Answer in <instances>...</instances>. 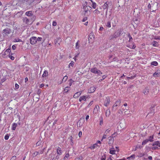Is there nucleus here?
<instances>
[{
	"label": "nucleus",
	"mask_w": 160,
	"mask_h": 160,
	"mask_svg": "<svg viewBox=\"0 0 160 160\" xmlns=\"http://www.w3.org/2000/svg\"><path fill=\"white\" fill-rule=\"evenodd\" d=\"M121 34L120 31H117L115 32L113 34H111L108 38L110 40H114L115 39L118 37Z\"/></svg>",
	"instance_id": "nucleus-1"
},
{
	"label": "nucleus",
	"mask_w": 160,
	"mask_h": 160,
	"mask_svg": "<svg viewBox=\"0 0 160 160\" xmlns=\"http://www.w3.org/2000/svg\"><path fill=\"white\" fill-rule=\"evenodd\" d=\"M158 4L156 2H154V3H151V4L149 3L148 5V8L152 10V12H155V11L158 9Z\"/></svg>",
	"instance_id": "nucleus-2"
},
{
	"label": "nucleus",
	"mask_w": 160,
	"mask_h": 160,
	"mask_svg": "<svg viewBox=\"0 0 160 160\" xmlns=\"http://www.w3.org/2000/svg\"><path fill=\"white\" fill-rule=\"evenodd\" d=\"M25 15L28 16L30 17L31 21L33 22L36 19V16L33 14L32 11H30L26 12Z\"/></svg>",
	"instance_id": "nucleus-3"
},
{
	"label": "nucleus",
	"mask_w": 160,
	"mask_h": 160,
	"mask_svg": "<svg viewBox=\"0 0 160 160\" xmlns=\"http://www.w3.org/2000/svg\"><path fill=\"white\" fill-rule=\"evenodd\" d=\"M90 71L91 72L95 74H97L99 75H101L102 74V72L100 70L98 69L95 68H92Z\"/></svg>",
	"instance_id": "nucleus-4"
},
{
	"label": "nucleus",
	"mask_w": 160,
	"mask_h": 160,
	"mask_svg": "<svg viewBox=\"0 0 160 160\" xmlns=\"http://www.w3.org/2000/svg\"><path fill=\"white\" fill-rule=\"evenodd\" d=\"M121 103L120 100H118L117 101L115 104L112 106V110L114 111H116L117 109V106L120 105Z\"/></svg>",
	"instance_id": "nucleus-5"
},
{
	"label": "nucleus",
	"mask_w": 160,
	"mask_h": 160,
	"mask_svg": "<svg viewBox=\"0 0 160 160\" xmlns=\"http://www.w3.org/2000/svg\"><path fill=\"white\" fill-rule=\"evenodd\" d=\"M12 32L11 29L9 28H7L3 30V33L5 34L8 35L10 34Z\"/></svg>",
	"instance_id": "nucleus-6"
},
{
	"label": "nucleus",
	"mask_w": 160,
	"mask_h": 160,
	"mask_svg": "<svg viewBox=\"0 0 160 160\" xmlns=\"http://www.w3.org/2000/svg\"><path fill=\"white\" fill-rule=\"evenodd\" d=\"M37 42V37H32L30 39V42L32 44H34Z\"/></svg>",
	"instance_id": "nucleus-7"
},
{
	"label": "nucleus",
	"mask_w": 160,
	"mask_h": 160,
	"mask_svg": "<svg viewBox=\"0 0 160 160\" xmlns=\"http://www.w3.org/2000/svg\"><path fill=\"white\" fill-rule=\"evenodd\" d=\"M22 20L23 22L27 25H28L29 24L30 21H31L30 19L28 18L27 17L23 18Z\"/></svg>",
	"instance_id": "nucleus-8"
},
{
	"label": "nucleus",
	"mask_w": 160,
	"mask_h": 160,
	"mask_svg": "<svg viewBox=\"0 0 160 160\" xmlns=\"http://www.w3.org/2000/svg\"><path fill=\"white\" fill-rule=\"evenodd\" d=\"M110 99L109 97H107L104 102V105L106 107H107L109 103L110 102Z\"/></svg>",
	"instance_id": "nucleus-9"
},
{
	"label": "nucleus",
	"mask_w": 160,
	"mask_h": 160,
	"mask_svg": "<svg viewBox=\"0 0 160 160\" xmlns=\"http://www.w3.org/2000/svg\"><path fill=\"white\" fill-rule=\"evenodd\" d=\"M23 12H17L14 16V17L16 18H20L22 15Z\"/></svg>",
	"instance_id": "nucleus-10"
},
{
	"label": "nucleus",
	"mask_w": 160,
	"mask_h": 160,
	"mask_svg": "<svg viewBox=\"0 0 160 160\" xmlns=\"http://www.w3.org/2000/svg\"><path fill=\"white\" fill-rule=\"evenodd\" d=\"M153 76L154 77H157L160 76V70H158L157 71L153 73Z\"/></svg>",
	"instance_id": "nucleus-11"
},
{
	"label": "nucleus",
	"mask_w": 160,
	"mask_h": 160,
	"mask_svg": "<svg viewBox=\"0 0 160 160\" xmlns=\"http://www.w3.org/2000/svg\"><path fill=\"white\" fill-rule=\"evenodd\" d=\"M82 92H76L74 95L73 97L74 98H77L79 97L81 94Z\"/></svg>",
	"instance_id": "nucleus-12"
},
{
	"label": "nucleus",
	"mask_w": 160,
	"mask_h": 160,
	"mask_svg": "<svg viewBox=\"0 0 160 160\" xmlns=\"http://www.w3.org/2000/svg\"><path fill=\"white\" fill-rule=\"evenodd\" d=\"M87 98V97L86 96L83 95L82 96H81L80 97L79 100L80 102H81L83 100L84 101H86V99Z\"/></svg>",
	"instance_id": "nucleus-13"
},
{
	"label": "nucleus",
	"mask_w": 160,
	"mask_h": 160,
	"mask_svg": "<svg viewBox=\"0 0 160 160\" xmlns=\"http://www.w3.org/2000/svg\"><path fill=\"white\" fill-rule=\"evenodd\" d=\"M108 139L109 140V144L111 145L113 143V138L112 137H110L108 138Z\"/></svg>",
	"instance_id": "nucleus-14"
},
{
	"label": "nucleus",
	"mask_w": 160,
	"mask_h": 160,
	"mask_svg": "<svg viewBox=\"0 0 160 160\" xmlns=\"http://www.w3.org/2000/svg\"><path fill=\"white\" fill-rule=\"evenodd\" d=\"M143 92L145 95L148 94L149 92V89L148 88V87L146 88L144 90H143Z\"/></svg>",
	"instance_id": "nucleus-15"
},
{
	"label": "nucleus",
	"mask_w": 160,
	"mask_h": 160,
	"mask_svg": "<svg viewBox=\"0 0 160 160\" xmlns=\"http://www.w3.org/2000/svg\"><path fill=\"white\" fill-rule=\"evenodd\" d=\"M84 8L85 10V12H86L88 11L89 10V9H90V10H91V9H92V8L91 7H90L89 6H85L84 7Z\"/></svg>",
	"instance_id": "nucleus-16"
},
{
	"label": "nucleus",
	"mask_w": 160,
	"mask_h": 160,
	"mask_svg": "<svg viewBox=\"0 0 160 160\" xmlns=\"http://www.w3.org/2000/svg\"><path fill=\"white\" fill-rule=\"evenodd\" d=\"M34 0H28V1L26 2V4L27 5H30L33 2Z\"/></svg>",
	"instance_id": "nucleus-17"
},
{
	"label": "nucleus",
	"mask_w": 160,
	"mask_h": 160,
	"mask_svg": "<svg viewBox=\"0 0 160 160\" xmlns=\"http://www.w3.org/2000/svg\"><path fill=\"white\" fill-rule=\"evenodd\" d=\"M96 90V88L94 87H91L89 89L90 93L93 92Z\"/></svg>",
	"instance_id": "nucleus-18"
},
{
	"label": "nucleus",
	"mask_w": 160,
	"mask_h": 160,
	"mask_svg": "<svg viewBox=\"0 0 160 160\" xmlns=\"http://www.w3.org/2000/svg\"><path fill=\"white\" fill-rule=\"evenodd\" d=\"M99 147L100 146H99L97 143H96L93 144V145L92 146H91L89 148H91L92 149H94L95 148H96L97 147Z\"/></svg>",
	"instance_id": "nucleus-19"
},
{
	"label": "nucleus",
	"mask_w": 160,
	"mask_h": 160,
	"mask_svg": "<svg viewBox=\"0 0 160 160\" xmlns=\"http://www.w3.org/2000/svg\"><path fill=\"white\" fill-rule=\"evenodd\" d=\"M109 3V2H107L104 3V5L103 6V9H105L108 8V4Z\"/></svg>",
	"instance_id": "nucleus-20"
},
{
	"label": "nucleus",
	"mask_w": 160,
	"mask_h": 160,
	"mask_svg": "<svg viewBox=\"0 0 160 160\" xmlns=\"http://www.w3.org/2000/svg\"><path fill=\"white\" fill-rule=\"evenodd\" d=\"M18 2V0H13L11 2V4L12 5L14 6L17 5Z\"/></svg>",
	"instance_id": "nucleus-21"
},
{
	"label": "nucleus",
	"mask_w": 160,
	"mask_h": 160,
	"mask_svg": "<svg viewBox=\"0 0 160 160\" xmlns=\"http://www.w3.org/2000/svg\"><path fill=\"white\" fill-rule=\"evenodd\" d=\"M110 114V110L109 109H108L106 112V116L107 117H108Z\"/></svg>",
	"instance_id": "nucleus-22"
},
{
	"label": "nucleus",
	"mask_w": 160,
	"mask_h": 160,
	"mask_svg": "<svg viewBox=\"0 0 160 160\" xmlns=\"http://www.w3.org/2000/svg\"><path fill=\"white\" fill-rule=\"evenodd\" d=\"M48 75V72L47 71H45L43 72V74L42 75V77H47Z\"/></svg>",
	"instance_id": "nucleus-23"
},
{
	"label": "nucleus",
	"mask_w": 160,
	"mask_h": 160,
	"mask_svg": "<svg viewBox=\"0 0 160 160\" xmlns=\"http://www.w3.org/2000/svg\"><path fill=\"white\" fill-rule=\"evenodd\" d=\"M115 150L114 148H112L110 149V153L112 154H115Z\"/></svg>",
	"instance_id": "nucleus-24"
},
{
	"label": "nucleus",
	"mask_w": 160,
	"mask_h": 160,
	"mask_svg": "<svg viewBox=\"0 0 160 160\" xmlns=\"http://www.w3.org/2000/svg\"><path fill=\"white\" fill-rule=\"evenodd\" d=\"M59 41H60V42H61V39L60 38H58L57 39V40L55 42V45H57L58 44V45H59L60 43L58 42H59Z\"/></svg>",
	"instance_id": "nucleus-25"
},
{
	"label": "nucleus",
	"mask_w": 160,
	"mask_h": 160,
	"mask_svg": "<svg viewBox=\"0 0 160 160\" xmlns=\"http://www.w3.org/2000/svg\"><path fill=\"white\" fill-rule=\"evenodd\" d=\"M22 41L21 39H20L18 38H15L13 41L14 42H22Z\"/></svg>",
	"instance_id": "nucleus-26"
},
{
	"label": "nucleus",
	"mask_w": 160,
	"mask_h": 160,
	"mask_svg": "<svg viewBox=\"0 0 160 160\" xmlns=\"http://www.w3.org/2000/svg\"><path fill=\"white\" fill-rule=\"evenodd\" d=\"M152 45L154 47H157L158 45V42L156 41H154L152 42Z\"/></svg>",
	"instance_id": "nucleus-27"
},
{
	"label": "nucleus",
	"mask_w": 160,
	"mask_h": 160,
	"mask_svg": "<svg viewBox=\"0 0 160 160\" xmlns=\"http://www.w3.org/2000/svg\"><path fill=\"white\" fill-rule=\"evenodd\" d=\"M17 125V124L16 123H14L12 125V130H15Z\"/></svg>",
	"instance_id": "nucleus-28"
},
{
	"label": "nucleus",
	"mask_w": 160,
	"mask_h": 160,
	"mask_svg": "<svg viewBox=\"0 0 160 160\" xmlns=\"http://www.w3.org/2000/svg\"><path fill=\"white\" fill-rule=\"evenodd\" d=\"M151 64L152 65L156 66L158 65V63L156 61H153L151 62Z\"/></svg>",
	"instance_id": "nucleus-29"
},
{
	"label": "nucleus",
	"mask_w": 160,
	"mask_h": 160,
	"mask_svg": "<svg viewBox=\"0 0 160 160\" xmlns=\"http://www.w3.org/2000/svg\"><path fill=\"white\" fill-rule=\"evenodd\" d=\"M149 141V140H148V139H146L145 140H144L142 142V145H144L146 144L147 143H148Z\"/></svg>",
	"instance_id": "nucleus-30"
},
{
	"label": "nucleus",
	"mask_w": 160,
	"mask_h": 160,
	"mask_svg": "<svg viewBox=\"0 0 160 160\" xmlns=\"http://www.w3.org/2000/svg\"><path fill=\"white\" fill-rule=\"evenodd\" d=\"M106 26L109 28H110L111 27V22L110 21H108L106 23Z\"/></svg>",
	"instance_id": "nucleus-31"
},
{
	"label": "nucleus",
	"mask_w": 160,
	"mask_h": 160,
	"mask_svg": "<svg viewBox=\"0 0 160 160\" xmlns=\"http://www.w3.org/2000/svg\"><path fill=\"white\" fill-rule=\"evenodd\" d=\"M70 88V87H66L64 89V92H64V93L65 92V93L68 92V91H69Z\"/></svg>",
	"instance_id": "nucleus-32"
},
{
	"label": "nucleus",
	"mask_w": 160,
	"mask_h": 160,
	"mask_svg": "<svg viewBox=\"0 0 160 160\" xmlns=\"http://www.w3.org/2000/svg\"><path fill=\"white\" fill-rule=\"evenodd\" d=\"M68 77L67 76H65L63 78L62 82H65L67 80Z\"/></svg>",
	"instance_id": "nucleus-33"
},
{
	"label": "nucleus",
	"mask_w": 160,
	"mask_h": 160,
	"mask_svg": "<svg viewBox=\"0 0 160 160\" xmlns=\"http://www.w3.org/2000/svg\"><path fill=\"white\" fill-rule=\"evenodd\" d=\"M74 62L73 61H71V62L69 64V65L68 66L69 68H70V67L71 66L72 67H73L74 65Z\"/></svg>",
	"instance_id": "nucleus-34"
},
{
	"label": "nucleus",
	"mask_w": 160,
	"mask_h": 160,
	"mask_svg": "<svg viewBox=\"0 0 160 160\" xmlns=\"http://www.w3.org/2000/svg\"><path fill=\"white\" fill-rule=\"evenodd\" d=\"M57 152L58 154L60 155L62 153V150L61 149H57Z\"/></svg>",
	"instance_id": "nucleus-35"
},
{
	"label": "nucleus",
	"mask_w": 160,
	"mask_h": 160,
	"mask_svg": "<svg viewBox=\"0 0 160 160\" xmlns=\"http://www.w3.org/2000/svg\"><path fill=\"white\" fill-rule=\"evenodd\" d=\"M128 37L129 38V42H130L131 41H132V38L131 35H130V34L129 33H128Z\"/></svg>",
	"instance_id": "nucleus-36"
},
{
	"label": "nucleus",
	"mask_w": 160,
	"mask_h": 160,
	"mask_svg": "<svg viewBox=\"0 0 160 160\" xmlns=\"http://www.w3.org/2000/svg\"><path fill=\"white\" fill-rule=\"evenodd\" d=\"M83 157L82 156H80L77 158H75V160H82Z\"/></svg>",
	"instance_id": "nucleus-37"
},
{
	"label": "nucleus",
	"mask_w": 160,
	"mask_h": 160,
	"mask_svg": "<svg viewBox=\"0 0 160 160\" xmlns=\"http://www.w3.org/2000/svg\"><path fill=\"white\" fill-rule=\"evenodd\" d=\"M92 6L93 8H96L97 7L96 3L94 2H92Z\"/></svg>",
	"instance_id": "nucleus-38"
},
{
	"label": "nucleus",
	"mask_w": 160,
	"mask_h": 160,
	"mask_svg": "<svg viewBox=\"0 0 160 160\" xmlns=\"http://www.w3.org/2000/svg\"><path fill=\"white\" fill-rule=\"evenodd\" d=\"M106 157V155L105 154H104L103 156H102V158H101V160H105Z\"/></svg>",
	"instance_id": "nucleus-39"
},
{
	"label": "nucleus",
	"mask_w": 160,
	"mask_h": 160,
	"mask_svg": "<svg viewBox=\"0 0 160 160\" xmlns=\"http://www.w3.org/2000/svg\"><path fill=\"white\" fill-rule=\"evenodd\" d=\"M153 136H150L149 137V138L148 139V140H149V141L152 142L153 141Z\"/></svg>",
	"instance_id": "nucleus-40"
},
{
	"label": "nucleus",
	"mask_w": 160,
	"mask_h": 160,
	"mask_svg": "<svg viewBox=\"0 0 160 160\" xmlns=\"http://www.w3.org/2000/svg\"><path fill=\"white\" fill-rule=\"evenodd\" d=\"M94 12L95 14H98L100 13V12L97 9H95Z\"/></svg>",
	"instance_id": "nucleus-41"
},
{
	"label": "nucleus",
	"mask_w": 160,
	"mask_h": 160,
	"mask_svg": "<svg viewBox=\"0 0 160 160\" xmlns=\"http://www.w3.org/2000/svg\"><path fill=\"white\" fill-rule=\"evenodd\" d=\"M9 137V134H7L5 136L4 138L6 140H7L8 139Z\"/></svg>",
	"instance_id": "nucleus-42"
},
{
	"label": "nucleus",
	"mask_w": 160,
	"mask_h": 160,
	"mask_svg": "<svg viewBox=\"0 0 160 160\" xmlns=\"http://www.w3.org/2000/svg\"><path fill=\"white\" fill-rule=\"evenodd\" d=\"M107 76H106V75H103L102 76V79L99 80V82H101L102 81V80H104V79H105L106 77H107Z\"/></svg>",
	"instance_id": "nucleus-43"
},
{
	"label": "nucleus",
	"mask_w": 160,
	"mask_h": 160,
	"mask_svg": "<svg viewBox=\"0 0 160 160\" xmlns=\"http://www.w3.org/2000/svg\"><path fill=\"white\" fill-rule=\"evenodd\" d=\"M10 52H11V49L10 48H8L7 49V50H6V51H5V53H10Z\"/></svg>",
	"instance_id": "nucleus-44"
},
{
	"label": "nucleus",
	"mask_w": 160,
	"mask_h": 160,
	"mask_svg": "<svg viewBox=\"0 0 160 160\" xmlns=\"http://www.w3.org/2000/svg\"><path fill=\"white\" fill-rule=\"evenodd\" d=\"M134 22L136 25L138 24L139 22V21L137 19H136L134 21Z\"/></svg>",
	"instance_id": "nucleus-45"
},
{
	"label": "nucleus",
	"mask_w": 160,
	"mask_h": 160,
	"mask_svg": "<svg viewBox=\"0 0 160 160\" xmlns=\"http://www.w3.org/2000/svg\"><path fill=\"white\" fill-rule=\"evenodd\" d=\"M158 141H156L155 142L152 144V146L156 145L157 146L158 145V143H159Z\"/></svg>",
	"instance_id": "nucleus-46"
},
{
	"label": "nucleus",
	"mask_w": 160,
	"mask_h": 160,
	"mask_svg": "<svg viewBox=\"0 0 160 160\" xmlns=\"http://www.w3.org/2000/svg\"><path fill=\"white\" fill-rule=\"evenodd\" d=\"M155 107V105H154L153 106H152L150 108V110H151V111L152 112V113H153L154 112V110L153 109V108H154Z\"/></svg>",
	"instance_id": "nucleus-47"
},
{
	"label": "nucleus",
	"mask_w": 160,
	"mask_h": 160,
	"mask_svg": "<svg viewBox=\"0 0 160 160\" xmlns=\"http://www.w3.org/2000/svg\"><path fill=\"white\" fill-rule=\"evenodd\" d=\"M70 140L71 141V145H73V142L72 140V136H71L70 138Z\"/></svg>",
	"instance_id": "nucleus-48"
},
{
	"label": "nucleus",
	"mask_w": 160,
	"mask_h": 160,
	"mask_svg": "<svg viewBox=\"0 0 160 160\" xmlns=\"http://www.w3.org/2000/svg\"><path fill=\"white\" fill-rule=\"evenodd\" d=\"M42 38L41 37H38V38H37V41H42Z\"/></svg>",
	"instance_id": "nucleus-49"
},
{
	"label": "nucleus",
	"mask_w": 160,
	"mask_h": 160,
	"mask_svg": "<svg viewBox=\"0 0 160 160\" xmlns=\"http://www.w3.org/2000/svg\"><path fill=\"white\" fill-rule=\"evenodd\" d=\"M19 88V85L17 83L15 84V89H17Z\"/></svg>",
	"instance_id": "nucleus-50"
},
{
	"label": "nucleus",
	"mask_w": 160,
	"mask_h": 160,
	"mask_svg": "<svg viewBox=\"0 0 160 160\" xmlns=\"http://www.w3.org/2000/svg\"><path fill=\"white\" fill-rule=\"evenodd\" d=\"M78 42H79V41H78V42H77V43H76V48H79V45L78 44Z\"/></svg>",
	"instance_id": "nucleus-51"
},
{
	"label": "nucleus",
	"mask_w": 160,
	"mask_h": 160,
	"mask_svg": "<svg viewBox=\"0 0 160 160\" xmlns=\"http://www.w3.org/2000/svg\"><path fill=\"white\" fill-rule=\"evenodd\" d=\"M8 57H9V58H10V59H11L12 60H14V58H15L14 57H13V56H11V55H9Z\"/></svg>",
	"instance_id": "nucleus-52"
},
{
	"label": "nucleus",
	"mask_w": 160,
	"mask_h": 160,
	"mask_svg": "<svg viewBox=\"0 0 160 160\" xmlns=\"http://www.w3.org/2000/svg\"><path fill=\"white\" fill-rule=\"evenodd\" d=\"M57 24V22L55 21H53L52 22V25L53 26H56Z\"/></svg>",
	"instance_id": "nucleus-53"
},
{
	"label": "nucleus",
	"mask_w": 160,
	"mask_h": 160,
	"mask_svg": "<svg viewBox=\"0 0 160 160\" xmlns=\"http://www.w3.org/2000/svg\"><path fill=\"white\" fill-rule=\"evenodd\" d=\"M88 19V18L87 17H84L83 19L82 20V22H84L86 21Z\"/></svg>",
	"instance_id": "nucleus-54"
},
{
	"label": "nucleus",
	"mask_w": 160,
	"mask_h": 160,
	"mask_svg": "<svg viewBox=\"0 0 160 160\" xmlns=\"http://www.w3.org/2000/svg\"><path fill=\"white\" fill-rule=\"evenodd\" d=\"M16 159V156H14L12 157V158H11V160H15Z\"/></svg>",
	"instance_id": "nucleus-55"
},
{
	"label": "nucleus",
	"mask_w": 160,
	"mask_h": 160,
	"mask_svg": "<svg viewBox=\"0 0 160 160\" xmlns=\"http://www.w3.org/2000/svg\"><path fill=\"white\" fill-rule=\"evenodd\" d=\"M38 154H39V152L37 151L33 153V155H35L34 156H36L38 155Z\"/></svg>",
	"instance_id": "nucleus-56"
},
{
	"label": "nucleus",
	"mask_w": 160,
	"mask_h": 160,
	"mask_svg": "<svg viewBox=\"0 0 160 160\" xmlns=\"http://www.w3.org/2000/svg\"><path fill=\"white\" fill-rule=\"evenodd\" d=\"M158 147H157V146H154V147L152 148V149L153 150H155L157 149H158Z\"/></svg>",
	"instance_id": "nucleus-57"
},
{
	"label": "nucleus",
	"mask_w": 160,
	"mask_h": 160,
	"mask_svg": "<svg viewBox=\"0 0 160 160\" xmlns=\"http://www.w3.org/2000/svg\"><path fill=\"white\" fill-rule=\"evenodd\" d=\"M106 138V134L103 135V137H102L101 139V141H102L103 139Z\"/></svg>",
	"instance_id": "nucleus-58"
},
{
	"label": "nucleus",
	"mask_w": 160,
	"mask_h": 160,
	"mask_svg": "<svg viewBox=\"0 0 160 160\" xmlns=\"http://www.w3.org/2000/svg\"><path fill=\"white\" fill-rule=\"evenodd\" d=\"M70 81V82L69 83V85L70 86H71L72 84V83L73 82V81L72 79H71Z\"/></svg>",
	"instance_id": "nucleus-59"
},
{
	"label": "nucleus",
	"mask_w": 160,
	"mask_h": 160,
	"mask_svg": "<svg viewBox=\"0 0 160 160\" xmlns=\"http://www.w3.org/2000/svg\"><path fill=\"white\" fill-rule=\"evenodd\" d=\"M69 155L68 153L64 157V159H66V158H68L69 157Z\"/></svg>",
	"instance_id": "nucleus-60"
},
{
	"label": "nucleus",
	"mask_w": 160,
	"mask_h": 160,
	"mask_svg": "<svg viewBox=\"0 0 160 160\" xmlns=\"http://www.w3.org/2000/svg\"><path fill=\"white\" fill-rule=\"evenodd\" d=\"M118 112L120 114H122V112L121 109H119L118 110Z\"/></svg>",
	"instance_id": "nucleus-61"
},
{
	"label": "nucleus",
	"mask_w": 160,
	"mask_h": 160,
	"mask_svg": "<svg viewBox=\"0 0 160 160\" xmlns=\"http://www.w3.org/2000/svg\"><path fill=\"white\" fill-rule=\"evenodd\" d=\"M110 130L109 129H108L105 132V133L107 134L108 132H110Z\"/></svg>",
	"instance_id": "nucleus-62"
},
{
	"label": "nucleus",
	"mask_w": 160,
	"mask_h": 160,
	"mask_svg": "<svg viewBox=\"0 0 160 160\" xmlns=\"http://www.w3.org/2000/svg\"><path fill=\"white\" fill-rule=\"evenodd\" d=\"M16 47L15 45H13L12 46V49L13 50H15L16 49Z\"/></svg>",
	"instance_id": "nucleus-63"
},
{
	"label": "nucleus",
	"mask_w": 160,
	"mask_h": 160,
	"mask_svg": "<svg viewBox=\"0 0 160 160\" xmlns=\"http://www.w3.org/2000/svg\"><path fill=\"white\" fill-rule=\"evenodd\" d=\"M145 154L144 153H140L139 154V157H141L143 156Z\"/></svg>",
	"instance_id": "nucleus-64"
}]
</instances>
